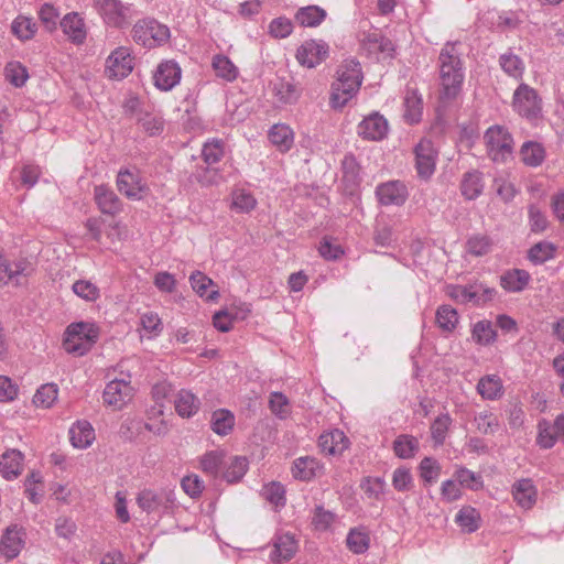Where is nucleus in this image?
I'll return each instance as SVG.
<instances>
[{
  "label": "nucleus",
  "mask_w": 564,
  "mask_h": 564,
  "mask_svg": "<svg viewBox=\"0 0 564 564\" xmlns=\"http://www.w3.org/2000/svg\"><path fill=\"white\" fill-rule=\"evenodd\" d=\"M488 155L495 162H506L513 153V138L501 126L490 127L484 135Z\"/></svg>",
  "instance_id": "5"
},
{
  "label": "nucleus",
  "mask_w": 564,
  "mask_h": 564,
  "mask_svg": "<svg viewBox=\"0 0 564 564\" xmlns=\"http://www.w3.org/2000/svg\"><path fill=\"white\" fill-rule=\"evenodd\" d=\"M73 292L80 299L95 302L99 297V289L87 280H78L72 286Z\"/></svg>",
  "instance_id": "57"
},
{
  "label": "nucleus",
  "mask_w": 564,
  "mask_h": 564,
  "mask_svg": "<svg viewBox=\"0 0 564 564\" xmlns=\"http://www.w3.org/2000/svg\"><path fill=\"white\" fill-rule=\"evenodd\" d=\"M23 547L20 530L17 525L9 527L2 535L0 552L7 560L15 558Z\"/></svg>",
  "instance_id": "24"
},
{
  "label": "nucleus",
  "mask_w": 564,
  "mask_h": 564,
  "mask_svg": "<svg viewBox=\"0 0 564 564\" xmlns=\"http://www.w3.org/2000/svg\"><path fill=\"white\" fill-rule=\"evenodd\" d=\"M58 395V387L55 383L42 384L33 397V403L44 409L51 408Z\"/></svg>",
  "instance_id": "41"
},
{
  "label": "nucleus",
  "mask_w": 564,
  "mask_h": 564,
  "mask_svg": "<svg viewBox=\"0 0 564 564\" xmlns=\"http://www.w3.org/2000/svg\"><path fill=\"white\" fill-rule=\"evenodd\" d=\"M471 336L477 344L487 346L495 341L497 333L491 322L479 321L474 325Z\"/></svg>",
  "instance_id": "44"
},
{
  "label": "nucleus",
  "mask_w": 564,
  "mask_h": 564,
  "mask_svg": "<svg viewBox=\"0 0 564 564\" xmlns=\"http://www.w3.org/2000/svg\"><path fill=\"white\" fill-rule=\"evenodd\" d=\"M70 443L76 448H87L95 440V431L87 421H78L69 430Z\"/></svg>",
  "instance_id": "28"
},
{
  "label": "nucleus",
  "mask_w": 564,
  "mask_h": 564,
  "mask_svg": "<svg viewBox=\"0 0 564 564\" xmlns=\"http://www.w3.org/2000/svg\"><path fill=\"white\" fill-rule=\"evenodd\" d=\"M520 156L527 166L536 167L545 159V150L542 144L534 141H527L520 149Z\"/></svg>",
  "instance_id": "32"
},
{
  "label": "nucleus",
  "mask_w": 564,
  "mask_h": 564,
  "mask_svg": "<svg viewBox=\"0 0 564 564\" xmlns=\"http://www.w3.org/2000/svg\"><path fill=\"white\" fill-rule=\"evenodd\" d=\"M441 469L440 463L433 457H424L419 465L421 477L429 484H433L437 480Z\"/></svg>",
  "instance_id": "54"
},
{
  "label": "nucleus",
  "mask_w": 564,
  "mask_h": 564,
  "mask_svg": "<svg viewBox=\"0 0 564 564\" xmlns=\"http://www.w3.org/2000/svg\"><path fill=\"white\" fill-rule=\"evenodd\" d=\"M274 95L282 104H292L296 101L299 95L295 86L288 80H279L274 84Z\"/></svg>",
  "instance_id": "58"
},
{
  "label": "nucleus",
  "mask_w": 564,
  "mask_h": 564,
  "mask_svg": "<svg viewBox=\"0 0 564 564\" xmlns=\"http://www.w3.org/2000/svg\"><path fill=\"white\" fill-rule=\"evenodd\" d=\"M132 69L133 57L128 47H117L106 61V72L110 78H124Z\"/></svg>",
  "instance_id": "11"
},
{
  "label": "nucleus",
  "mask_w": 564,
  "mask_h": 564,
  "mask_svg": "<svg viewBox=\"0 0 564 564\" xmlns=\"http://www.w3.org/2000/svg\"><path fill=\"white\" fill-rule=\"evenodd\" d=\"M477 392L485 400H498L503 395L502 380L497 375H487L479 379Z\"/></svg>",
  "instance_id": "29"
},
{
  "label": "nucleus",
  "mask_w": 564,
  "mask_h": 564,
  "mask_svg": "<svg viewBox=\"0 0 564 564\" xmlns=\"http://www.w3.org/2000/svg\"><path fill=\"white\" fill-rule=\"evenodd\" d=\"M484 189L482 175L478 171L466 172L460 181L462 195L468 199L474 200L479 197Z\"/></svg>",
  "instance_id": "31"
},
{
  "label": "nucleus",
  "mask_w": 564,
  "mask_h": 564,
  "mask_svg": "<svg viewBox=\"0 0 564 564\" xmlns=\"http://www.w3.org/2000/svg\"><path fill=\"white\" fill-rule=\"evenodd\" d=\"M6 79L14 87H22L29 78L28 70L19 62H10L4 68Z\"/></svg>",
  "instance_id": "52"
},
{
  "label": "nucleus",
  "mask_w": 564,
  "mask_h": 564,
  "mask_svg": "<svg viewBox=\"0 0 564 564\" xmlns=\"http://www.w3.org/2000/svg\"><path fill=\"white\" fill-rule=\"evenodd\" d=\"M23 455L17 449L7 451L0 457V473L10 480L21 474Z\"/></svg>",
  "instance_id": "26"
},
{
  "label": "nucleus",
  "mask_w": 564,
  "mask_h": 564,
  "mask_svg": "<svg viewBox=\"0 0 564 564\" xmlns=\"http://www.w3.org/2000/svg\"><path fill=\"white\" fill-rule=\"evenodd\" d=\"M118 191L127 198L140 200L149 192V187L139 171L121 169L117 175Z\"/></svg>",
  "instance_id": "8"
},
{
  "label": "nucleus",
  "mask_w": 564,
  "mask_h": 564,
  "mask_svg": "<svg viewBox=\"0 0 564 564\" xmlns=\"http://www.w3.org/2000/svg\"><path fill=\"white\" fill-rule=\"evenodd\" d=\"M225 467V471L223 474L224 479L229 482L239 481L246 474L248 469V462L245 457H232L228 464L225 463L223 465Z\"/></svg>",
  "instance_id": "40"
},
{
  "label": "nucleus",
  "mask_w": 564,
  "mask_h": 564,
  "mask_svg": "<svg viewBox=\"0 0 564 564\" xmlns=\"http://www.w3.org/2000/svg\"><path fill=\"white\" fill-rule=\"evenodd\" d=\"M341 171H343V178L352 184L356 185L360 181V167L357 163L356 158L352 154L345 155L343 162H341Z\"/></svg>",
  "instance_id": "56"
},
{
  "label": "nucleus",
  "mask_w": 564,
  "mask_h": 564,
  "mask_svg": "<svg viewBox=\"0 0 564 564\" xmlns=\"http://www.w3.org/2000/svg\"><path fill=\"white\" fill-rule=\"evenodd\" d=\"M213 67L218 77L232 82L238 76V68L234 63L225 55H216L213 58Z\"/></svg>",
  "instance_id": "46"
},
{
  "label": "nucleus",
  "mask_w": 564,
  "mask_h": 564,
  "mask_svg": "<svg viewBox=\"0 0 564 564\" xmlns=\"http://www.w3.org/2000/svg\"><path fill=\"white\" fill-rule=\"evenodd\" d=\"M321 451L328 455H341L349 446V440L338 429L323 433L318 438Z\"/></svg>",
  "instance_id": "18"
},
{
  "label": "nucleus",
  "mask_w": 564,
  "mask_h": 564,
  "mask_svg": "<svg viewBox=\"0 0 564 564\" xmlns=\"http://www.w3.org/2000/svg\"><path fill=\"white\" fill-rule=\"evenodd\" d=\"M99 330L91 323H72L67 326L63 347L68 354L84 356L97 341Z\"/></svg>",
  "instance_id": "3"
},
{
  "label": "nucleus",
  "mask_w": 564,
  "mask_h": 564,
  "mask_svg": "<svg viewBox=\"0 0 564 564\" xmlns=\"http://www.w3.org/2000/svg\"><path fill=\"white\" fill-rule=\"evenodd\" d=\"M420 443L416 437L409 434H401L393 441L395 456L402 459L412 458L419 451Z\"/></svg>",
  "instance_id": "33"
},
{
  "label": "nucleus",
  "mask_w": 564,
  "mask_h": 564,
  "mask_svg": "<svg viewBox=\"0 0 564 564\" xmlns=\"http://www.w3.org/2000/svg\"><path fill=\"white\" fill-rule=\"evenodd\" d=\"M181 486L184 492L193 499L200 497L205 488L204 481L197 475L183 477L181 480Z\"/></svg>",
  "instance_id": "63"
},
{
  "label": "nucleus",
  "mask_w": 564,
  "mask_h": 564,
  "mask_svg": "<svg viewBox=\"0 0 564 564\" xmlns=\"http://www.w3.org/2000/svg\"><path fill=\"white\" fill-rule=\"evenodd\" d=\"M531 275L523 269H510L500 275L501 288L510 293H520L529 284Z\"/></svg>",
  "instance_id": "21"
},
{
  "label": "nucleus",
  "mask_w": 564,
  "mask_h": 564,
  "mask_svg": "<svg viewBox=\"0 0 564 564\" xmlns=\"http://www.w3.org/2000/svg\"><path fill=\"white\" fill-rule=\"evenodd\" d=\"M415 169L422 180H429L435 172L437 153L432 141L421 140L415 147Z\"/></svg>",
  "instance_id": "10"
},
{
  "label": "nucleus",
  "mask_w": 564,
  "mask_h": 564,
  "mask_svg": "<svg viewBox=\"0 0 564 564\" xmlns=\"http://www.w3.org/2000/svg\"><path fill=\"white\" fill-rule=\"evenodd\" d=\"M137 503L147 513L167 511L176 506V497L173 489L161 488L143 489L137 496Z\"/></svg>",
  "instance_id": "6"
},
{
  "label": "nucleus",
  "mask_w": 564,
  "mask_h": 564,
  "mask_svg": "<svg viewBox=\"0 0 564 564\" xmlns=\"http://www.w3.org/2000/svg\"><path fill=\"white\" fill-rule=\"evenodd\" d=\"M94 198L99 210L105 215L116 216L122 210V202L107 185L96 186Z\"/></svg>",
  "instance_id": "17"
},
{
  "label": "nucleus",
  "mask_w": 564,
  "mask_h": 564,
  "mask_svg": "<svg viewBox=\"0 0 564 564\" xmlns=\"http://www.w3.org/2000/svg\"><path fill=\"white\" fill-rule=\"evenodd\" d=\"M326 11L318 6H307L300 8L295 15L294 20L301 26L304 28H316L322 24V22L326 19Z\"/></svg>",
  "instance_id": "30"
},
{
  "label": "nucleus",
  "mask_w": 564,
  "mask_h": 564,
  "mask_svg": "<svg viewBox=\"0 0 564 564\" xmlns=\"http://www.w3.org/2000/svg\"><path fill=\"white\" fill-rule=\"evenodd\" d=\"M492 247V241L487 235H474L466 242L467 252L475 256L481 257L487 254Z\"/></svg>",
  "instance_id": "51"
},
{
  "label": "nucleus",
  "mask_w": 564,
  "mask_h": 564,
  "mask_svg": "<svg viewBox=\"0 0 564 564\" xmlns=\"http://www.w3.org/2000/svg\"><path fill=\"white\" fill-rule=\"evenodd\" d=\"M513 108L521 117L536 119L542 110L536 90L527 84H521L513 94Z\"/></svg>",
  "instance_id": "7"
},
{
  "label": "nucleus",
  "mask_w": 564,
  "mask_h": 564,
  "mask_svg": "<svg viewBox=\"0 0 564 564\" xmlns=\"http://www.w3.org/2000/svg\"><path fill=\"white\" fill-rule=\"evenodd\" d=\"M455 522L467 533L475 532L479 528L480 513L473 507H463L455 517Z\"/></svg>",
  "instance_id": "35"
},
{
  "label": "nucleus",
  "mask_w": 564,
  "mask_h": 564,
  "mask_svg": "<svg viewBox=\"0 0 564 564\" xmlns=\"http://www.w3.org/2000/svg\"><path fill=\"white\" fill-rule=\"evenodd\" d=\"M235 425L234 414L226 409H218L212 415V430L218 435H227Z\"/></svg>",
  "instance_id": "37"
},
{
  "label": "nucleus",
  "mask_w": 564,
  "mask_h": 564,
  "mask_svg": "<svg viewBox=\"0 0 564 564\" xmlns=\"http://www.w3.org/2000/svg\"><path fill=\"white\" fill-rule=\"evenodd\" d=\"M554 251L553 243L541 241L529 249L528 259L534 264H542L554 257Z\"/></svg>",
  "instance_id": "47"
},
{
  "label": "nucleus",
  "mask_w": 564,
  "mask_h": 564,
  "mask_svg": "<svg viewBox=\"0 0 564 564\" xmlns=\"http://www.w3.org/2000/svg\"><path fill=\"white\" fill-rule=\"evenodd\" d=\"M202 156L206 164L212 165L224 156V144L220 140L208 141L204 144Z\"/></svg>",
  "instance_id": "59"
},
{
  "label": "nucleus",
  "mask_w": 564,
  "mask_h": 564,
  "mask_svg": "<svg viewBox=\"0 0 564 564\" xmlns=\"http://www.w3.org/2000/svg\"><path fill=\"white\" fill-rule=\"evenodd\" d=\"M224 453L220 451H210L206 453L200 459V467L204 473L217 477L220 467L225 465Z\"/></svg>",
  "instance_id": "49"
},
{
  "label": "nucleus",
  "mask_w": 564,
  "mask_h": 564,
  "mask_svg": "<svg viewBox=\"0 0 564 564\" xmlns=\"http://www.w3.org/2000/svg\"><path fill=\"white\" fill-rule=\"evenodd\" d=\"M11 31L19 40L28 41L35 35L37 31V24L32 18L18 15L12 21Z\"/></svg>",
  "instance_id": "36"
},
{
  "label": "nucleus",
  "mask_w": 564,
  "mask_h": 564,
  "mask_svg": "<svg viewBox=\"0 0 564 564\" xmlns=\"http://www.w3.org/2000/svg\"><path fill=\"white\" fill-rule=\"evenodd\" d=\"M139 124L143 131L149 135H158L162 133L164 129V119L161 115L155 112H142L138 113L137 118Z\"/></svg>",
  "instance_id": "39"
},
{
  "label": "nucleus",
  "mask_w": 564,
  "mask_h": 564,
  "mask_svg": "<svg viewBox=\"0 0 564 564\" xmlns=\"http://www.w3.org/2000/svg\"><path fill=\"white\" fill-rule=\"evenodd\" d=\"M512 496L519 507L529 510L536 502L538 489L531 479L523 478L513 484Z\"/></svg>",
  "instance_id": "19"
},
{
  "label": "nucleus",
  "mask_w": 564,
  "mask_h": 564,
  "mask_svg": "<svg viewBox=\"0 0 564 564\" xmlns=\"http://www.w3.org/2000/svg\"><path fill=\"white\" fill-rule=\"evenodd\" d=\"M557 441L554 424H551L545 419L541 420L538 424L536 444L544 449L552 448Z\"/></svg>",
  "instance_id": "48"
},
{
  "label": "nucleus",
  "mask_w": 564,
  "mask_h": 564,
  "mask_svg": "<svg viewBox=\"0 0 564 564\" xmlns=\"http://www.w3.org/2000/svg\"><path fill=\"white\" fill-rule=\"evenodd\" d=\"M328 50L322 40L305 41L296 51V59L302 66L313 68L327 58Z\"/></svg>",
  "instance_id": "9"
},
{
  "label": "nucleus",
  "mask_w": 564,
  "mask_h": 564,
  "mask_svg": "<svg viewBox=\"0 0 564 564\" xmlns=\"http://www.w3.org/2000/svg\"><path fill=\"white\" fill-rule=\"evenodd\" d=\"M256 198L245 189H238L234 192L232 206L237 210L241 213H248L256 207Z\"/></svg>",
  "instance_id": "62"
},
{
  "label": "nucleus",
  "mask_w": 564,
  "mask_h": 564,
  "mask_svg": "<svg viewBox=\"0 0 564 564\" xmlns=\"http://www.w3.org/2000/svg\"><path fill=\"white\" fill-rule=\"evenodd\" d=\"M269 140L280 152L285 153L293 147L294 133L289 126L276 123L269 130Z\"/></svg>",
  "instance_id": "27"
},
{
  "label": "nucleus",
  "mask_w": 564,
  "mask_h": 564,
  "mask_svg": "<svg viewBox=\"0 0 564 564\" xmlns=\"http://www.w3.org/2000/svg\"><path fill=\"white\" fill-rule=\"evenodd\" d=\"M192 177L202 186L218 185L224 181L220 171L210 166H198Z\"/></svg>",
  "instance_id": "45"
},
{
  "label": "nucleus",
  "mask_w": 564,
  "mask_h": 564,
  "mask_svg": "<svg viewBox=\"0 0 564 564\" xmlns=\"http://www.w3.org/2000/svg\"><path fill=\"white\" fill-rule=\"evenodd\" d=\"M465 68L459 51V42H447L438 55L440 99L452 101L462 91Z\"/></svg>",
  "instance_id": "1"
},
{
  "label": "nucleus",
  "mask_w": 564,
  "mask_h": 564,
  "mask_svg": "<svg viewBox=\"0 0 564 564\" xmlns=\"http://www.w3.org/2000/svg\"><path fill=\"white\" fill-rule=\"evenodd\" d=\"M455 478L459 485L473 490H477L482 486L481 477L464 467L455 471Z\"/></svg>",
  "instance_id": "64"
},
{
  "label": "nucleus",
  "mask_w": 564,
  "mask_h": 564,
  "mask_svg": "<svg viewBox=\"0 0 564 564\" xmlns=\"http://www.w3.org/2000/svg\"><path fill=\"white\" fill-rule=\"evenodd\" d=\"M293 32V23L285 17L273 19L269 24V33L275 39H285Z\"/></svg>",
  "instance_id": "61"
},
{
  "label": "nucleus",
  "mask_w": 564,
  "mask_h": 564,
  "mask_svg": "<svg viewBox=\"0 0 564 564\" xmlns=\"http://www.w3.org/2000/svg\"><path fill=\"white\" fill-rule=\"evenodd\" d=\"M132 388L129 382L124 380H112L107 383L104 390V402L121 408L128 399L131 397Z\"/></svg>",
  "instance_id": "20"
},
{
  "label": "nucleus",
  "mask_w": 564,
  "mask_h": 564,
  "mask_svg": "<svg viewBox=\"0 0 564 564\" xmlns=\"http://www.w3.org/2000/svg\"><path fill=\"white\" fill-rule=\"evenodd\" d=\"M499 64L505 73L514 78H521L524 72L523 61L512 52L502 54Z\"/></svg>",
  "instance_id": "42"
},
{
  "label": "nucleus",
  "mask_w": 564,
  "mask_h": 564,
  "mask_svg": "<svg viewBox=\"0 0 564 564\" xmlns=\"http://www.w3.org/2000/svg\"><path fill=\"white\" fill-rule=\"evenodd\" d=\"M104 22L112 28H123L129 24L130 7L120 0H104L100 4Z\"/></svg>",
  "instance_id": "12"
},
{
  "label": "nucleus",
  "mask_w": 564,
  "mask_h": 564,
  "mask_svg": "<svg viewBox=\"0 0 564 564\" xmlns=\"http://www.w3.org/2000/svg\"><path fill=\"white\" fill-rule=\"evenodd\" d=\"M364 41L369 45V50L383 53L388 56L394 51L391 40L376 32L369 33Z\"/></svg>",
  "instance_id": "55"
},
{
  "label": "nucleus",
  "mask_w": 564,
  "mask_h": 564,
  "mask_svg": "<svg viewBox=\"0 0 564 564\" xmlns=\"http://www.w3.org/2000/svg\"><path fill=\"white\" fill-rule=\"evenodd\" d=\"M192 289L206 301L214 302L219 297V291L214 281L200 271H195L189 276Z\"/></svg>",
  "instance_id": "22"
},
{
  "label": "nucleus",
  "mask_w": 564,
  "mask_h": 564,
  "mask_svg": "<svg viewBox=\"0 0 564 564\" xmlns=\"http://www.w3.org/2000/svg\"><path fill=\"white\" fill-rule=\"evenodd\" d=\"M132 39L143 47L153 48L167 42L170 29L153 19H144L133 25Z\"/></svg>",
  "instance_id": "4"
},
{
  "label": "nucleus",
  "mask_w": 564,
  "mask_h": 564,
  "mask_svg": "<svg viewBox=\"0 0 564 564\" xmlns=\"http://www.w3.org/2000/svg\"><path fill=\"white\" fill-rule=\"evenodd\" d=\"M174 405L180 416L188 419L198 412L200 401L191 390L182 389L174 399Z\"/></svg>",
  "instance_id": "25"
},
{
  "label": "nucleus",
  "mask_w": 564,
  "mask_h": 564,
  "mask_svg": "<svg viewBox=\"0 0 564 564\" xmlns=\"http://www.w3.org/2000/svg\"><path fill=\"white\" fill-rule=\"evenodd\" d=\"M346 543L352 553L362 554L369 549L370 538L365 528H354L350 529Z\"/></svg>",
  "instance_id": "38"
},
{
  "label": "nucleus",
  "mask_w": 564,
  "mask_h": 564,
  "mask_svg": "<svg viewBox=\"0 0 564 564\" xmlns=\"http://www.w3.org/2000/svg\"><path fill=\"white\" fill-rule=\"evenodd\" d=\"M477 431L481 434H494L498 431L500 423L498 417L490 412H480L474 417Z\"/></svg>",
  "instance_id": "53"
},
{
  "label": "nucleus",
  "mask_w": 564,
  "mask_h": 564,
  "mask_svg": "<svg viewBox=\"0 0 564 564\" xmlns=\"http://www.w3.org/2000/svg\"><path fill=\"white\" fill-rule=\"evenodd\" d=\"M528 213L530 230L534 234L543 232L549 226V220L544 213L534 204L529 206Z\"/></svg>",
  "instance_id": "60"
},
{
  "label": "nucleus",
  "mask_w": 564,
  "mask_h": 564,
  "mask_svg": "<svg viewBox=\"0 0 564 564\" xmlns=\"http://www.w3.org/2000/svg\"><path fill=\"white\" fill-rule=\"evenodd\" d=\"M296 550L297 542L293 535L289 533L280 534L274 540L270 556L273 562L281 563L291 560L296 553Z\"/></svg>",
  "instance_id": "23"
},
{
  "label": "nucleus",
  "mask_w": 564,
  "mask_h": 564,
  "mask_svg": "<svg viewBox=\"0 0 564 564\" xmlns=\"http://www.w3.org/2000/svg\"><path fill=\"white\" fill-rule=\"evenodd\" d=\"M376 195L380 204L389 206H401L408 199L409 193L404 183L400 181H390L377 186Z\"/></svg>",
  "instance_id": "13"
},
{
  "label": "nucleus",
  "mask_w": 564,
  "mask_h": 564,
  "mask_svg": "<svg viewBox=\"0 0 564 564\" xmlns=\"http://www.w3.org/2000/svg\"><path fill=\"white\" fill-rule=\"evenodd\" d=\"M362 83L360 63L356 59L344 61L337 69V79L332 84L329 105L334 109L344 108L359 91Z\"/></svg>",
  "instance_id": "2"
},
{
  "label": "nucleus",
  "mask_w": 564,
  "mask_h": 564,
  "mask_svg": "<svg viewBox=\"0 0 564 564\" xmlns=\"http://www.w3.org/2000/svg\"><path fill=\"white\" fill-rule=\"evenodd\" d=\"M182 70L174 61H165L159 64L154 75V85L163 91H169L181 80Z\"/></svg>",
  "instance_id": "14"
},
{
  "label": "nucleus",
  "mask_w": 564,
  "mask_h": 564,
  "mask_svg": "<svg viewBox=\"0 0 564 564\" xmlns=\"http://www.w3.org/2000/svg\"><path fill=\"white\" fill-rule=\"evenodd\" d=\"M452 424V417L448 413L440 414L431 424V436L436 445L445 442L447 431Z\"/></svg>",
  "instance_id": "50"
},
{
  "label": "nucleus",
  "mask_w": 564,
  "mask_h": 564,
  "mask_svg": "<svg viewBox=\"0 0 564 564\" xmlns=\"http://www.w3.org/2000/svg\"><path fill=\"white\" fill-rule=\"evenodd\" d=\"M436 323L444 332H452L458 324V314L451 305H441L436 311Z\"/></svg>",
  "instance_id": "43"
},
{
  "label": "nucleus",
  "mask_w": 564,
  "mask_h": 564,
  "mask_svg": "<svg viewBox=\"0 0 564 564\" xmlns=\"http://www.w3.org/2000/svg\"><path fill=\"white\" fill-rule=\"evenodd\" d=\"M59 25L62 28L63 33L72 43L80 45L86 41V23L84 18H82L79 13L69 12L65 14L64 18L61 20Z\"/></svg>",
  "instance_id": "16"
},
{
  "label": "nucleus",
  "mask_w": 564,
  "mask_h": 564,
  "mask_svg": "<svg viewBox=\"0 0 564 564\" xmlns=\"http://www.w3.org/2000/svg\"><path fill=\"white\" fill-rule=\"evenodd\" d=\"M388 133V121L378 112L366 117L358 124V134L362 139L378 141L382 140Z\"/></svg>",
  "instance_id": "15"
},
{
  "label": "nucleus",
  "mask_w": 564,
  "mask_h": 564,
  "mask_svg": "<svg viewBox=\"0 0 564 564\" xmlns=\"http://www.w3.org/2000/svg\"><path fill=\"white\" fill-rule=\"evenodd\" d=\"M321 469V464L313 457H300L295 459L293 466V476L301 480H310L316 476Z\"/></svg>",
  "instance_id": "34"
}]
</instances>
